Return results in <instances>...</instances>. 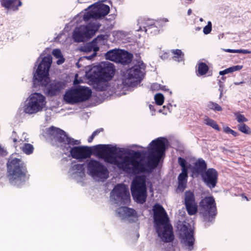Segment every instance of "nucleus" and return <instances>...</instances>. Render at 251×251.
I'll return each mask as SVG.
<instances>
[{"instance_id":"obj_1","label":"nucleus","mask_w":251,"mask_h":251,"mask_svg":"<svg viewBox=\"0 0 251 251\" xmlns=\"http://www.w3.org/2000/svg\"><path fill=\"white\" fill-rule=\"evenodd\" d=\"M167 140L164 137H158L152 140L148 149L149 156L146 163V167L143 163L138 160L142 157V153L139 151H133L131 155H125L123 157L119 156L122 160L117 159L116 155L117 148L110 145H98L95 147V151L98 155L104 159V161L116 165L117 167L128 174L136 175L141 173L150 172L158 165L166 150V143Z\"/></svg>"},{"instance_id":"obj_2","label":"nucleus","mask_w":251,"mask_h":251,"mask_svg":"<svg viewBox=\"0 0 251 251\" xmlns=\"http://www.w3.org/2000/svg\"><path fill=\"white\" fill-rule=\"evenodd\" d=\"M91 19L95 21H91L86 25H81L74 30L73 37L75 41L81 42L86 39H90L99 30L101 25L96 21L97 18L94 9L89 10L83 15V20L85 22Z\"/></svg>"},{"instance_id":"obj_3","label":"nucleus","mask_w":251,"mask_h":251,"mask_svg":"<svg viewBox=\"0 0 251 251\" xmlns=\"http://www.w3.org/2000/svg\"><path fill=\"white\" fill-rule=\"evenodd\" d=\"M47 134L53 145L60 144L64 151H69L70 145H78L80 143V141L68 137L64 130L53 126L47 129Z\"/></svg>"},{"instance_id":"obj_4","label":"nucleus","mask_w":251,"mask_h":251,"mask_svg":"<svg viewBox=\"0 0 251 251\" xmlns=\"http://www.w3.org/2000/svg\"><path fill=\"white\" fill-rule=\"evenodd\" d=\"M7 173L10 180L23 182L27 178V171L25 164L20 159L15 158L7 163Z\"/></svg>"},{"instance_id":"obj_5","label":"nucleus","mask_w":251,"mask_h":251,"mask_svg":"<svg viewBox=\"0 0 251 251\" xmlns=\"http://www.w3.org/2000/svg\"><path fill=\"white\" fill-rule=\"evenodd\" d=\"M51 63L52 57L50 55L45 56L42 59L33 75L35 83L43 86L48 85L50 81L49 72Z\"/></svg>"},{"instance_id":"obj_6","label":"nucleus","mask_w":251,"mask_h":251,"mask_svg":"<svg viewBox=\"0 0 251 251\" xmlns=\"http://www.w3.org/2000/svg\"><path fill=\"white\" fill-rule=\"evenodd\" d=\"M131 195L136 202L144 203L147 199V193L146 179L144 176L135 177L131 185Z\"/></svg>"},{"instance_id":"obj_7","label":"nucleus","mask_w":251,"mask_h":251,"mask_svg":"<svg viewBox=\"0 0 251 251\" xmlns=\"http://www.w3.org/2000/svg\"><path fill=\"white\" fill-rule=\"evenodd\" d=\"M46 104L45 96L40 93H35L30 96L27 103L24 107V111L27 114H35L42 111Z\"/></svg>"},{"instance_id":"obj_8","label":"nucleus","mask_w":251,"mask_h":251,"mask_svg":"<svg viewBox=\"0 0 251 251\" xmlns=\"http://www.w3.org/2000/svg\"><path fill=\"white\" fill-rule=\"evenodd\" d=\"M145 68L146 65L143 61H138L137 64L127 70L126 79L123 80V84L130 86L133 81H140L144 77Z\"/></svg>"},{"instance_id":"obj_9","label":"nucleus","mask_w":251,"mask_h":251,"mask_svg":"<svg viewBox=\"0 0 251 251\" xmlns=\"http://www.w3.org/2000/svg\"><path fill=\"white\" fill-rule=\"evenodd\" d=\"M200 207L205 212L203 213V220L206 222H211L217 214V209L215 200L213 197H206L200 202Z\"/></svg>"},{"instance_id":"obj_10","label":"nucleus","mask_w":251,"mask_h":251,"mask_svg":"<svg viewBox=\"0 0 251 251\" xmlns=\"http://www.w3.org/2000/svg\"><path fill=\"white\" fill-rule=\"evenodd\" d=\"M87 168L91 175L100 179H106L108 177L107 169L100 162L91 159L87 164Z\"/></svg>"},{"instance_id":"obj_11","label":"nucleus","mask_w":251,"mask_h":251,"mask_svg":"<svg viewBox=\"0 0 251 251\" xmlns=\"http://www.w3.org/2000/svg\"><path fill=\"white\" fill-rule=\"evenodd\" d=\"M97 69V72L94 71L93 73L96 75V78L99 81H108L114 76L115 69L114 65L111 63L104 64L103 66L100 65Z\"/></svg>"},{"instance_id":"obj_12","label":"nucleus","mask_w":251,"mask_h":251,"mask_svg":"<svg viewBox=\"0 0 251 251\" xmlns=\"http://www.w3.org/2000/svg\"><path fill=\"white\" fill-rule=\"evenodd\" d=\"M112 193L116 197L115 200L124 204L130 202V195L127 188L125 184H118L113 189Z\"/></svg>"},{"instance_id":"obj_13","label":"nucleus","mask_w":251,"mask_h":251,"mask_svg":"<svg viewBox=\"0 0 251 251\" xmlns=\"http://www.w3.org/2000/svg\"><path fill=\"white\" fill-rule=\"evenodd\" d=\"M69 151L70 152L72 158L76 159H83L89 158L92 154V150L91 148L88 146H75L71 147Z\"/></svg>"},{"instance_id":"obj_14","label":"nucleus","mask_w":251,"mask_h":251,"mask_svg":"<svg viewBox=\"0 0 251 251\" xmlns=\"http://www.w3.org/2000/svg\"><path fill=\"white\" fill-rule=\"evenodd\" d=\"M152 210L154 223L157 226L169 223V219L167 213L161 205L155 204Z\"/></svg>"},{"instance_id":"obj_15","label":"nucleus","mask_w":251,"mask_h":251,"mask_svg":"<svg viewBox=\"0 0 251 251\" xmlns=\"http://www.w3.org/2000/svg\"><path fill=\"white\" fill-rule=\"evenodd\" d=\"M218 173L214 168H209L201 174V178L203 182L209 188L212 189L216 187L218 180Z\"/></svg>"},{"instance_id":"obj_16","label":"nucleus","mask_w":251,"mask_h":251,"mask_svg":"<svg viewBox=\"0 0 251 251\" xmlns=\"http://www.w3.org/2000/svg\"><path fill=\"white\" fill-rule=\"evenodd\" d=\"M184 204L189 215H194L198 212V204L193 192L188 190L185 192Z\"/></svg>"},{"instance_id":"obj_17","label":"nucleus","mask_w":251,"mask_h":251,"mask_svg":"<svg viewBox=\"0 0 251 251\" xmlns=\"http://www.w3.org/2000/svg\"><path fill=\"white\" fill-rule=\"evenodd\" d=\"M162 226H163V230H162V228L159 226L157 227V232L158 236L165 242L168 243L173 241L174 236L172 225L167 223Z\"/></svg>"},{"instance_id":"obj_18","label":"nucleus","mask_w":251,"mask_h":251,"mask_svg":"<svg viewBox=\"0 0 251 251\" xmlns=\"http://www.w3.org/2000/svg\"><path fill=\"white\" fill-rule=\"evenodd\" d=\"M118 213L120 216L123 218H132V222H135L138 219L136 211L134 209L126 206L120 207L118 209Z\"/></svg>"},{"instance_id":"obj_19","label":"nucleus","mask_w":251,"mask_h":251,"mask_svg":"<svg viewBox=\"0 0 251 251\" xmlns=\"http://www.w3.org/2000/svg\"><path fill=\"white\" fill-rule=\"evenodd\" d=\"M0 3L5 9L13 11H18L23 4L22 0H0Z\"/></svg>"},{"instance_id":"obj_20","label":"nucleus","mask_w":251,"mask_h":251,"mask_svg":"<svg viewBox=\"0 0 251 251\" xmlns=\"http://www.w3.org/2000/svg\"><path fill=\"white\" fill-rule=\"evenodd\" d=\"M65 86V84L63 82L53 80L48 85L47 91L48 95L50 96H55L58 94L61 89Z\"/></svg>"},{"instance_id":"obj_21","label":"nucleus","mask_w":251,"mask_h":251,"mask_svg":"<svg viewBox=\"0 0 251 251\" xmlns=\"http://www.w3.org/2000/svg\"><path fill=\"white\" fill-rule=\"evenodd\" d=\"M78 102H83L90 99L92 95V91L87 87L79 86L76 88Z\"/></svg>"},{"instance_id":"obj_22","label":"nucleus","mask_w":251,"mask_h":251,"mask_svg":"<svg viewBox=\"0 0 251 251\" xmlns=\"http://www.w3.org/2000/svg\"><path fill=\"white\" fill-rule=\"evenodd\" d=\"M181 230H182L183 231V234L184 235V239L185 242L186 243V245L188 247L189 250H192L193 249V245L195 241L193 233L191 231L190 232H188V228L185 225L182 226Z\"/></svg>"},{"instance_id":"obj_23","label":"nucleus","mask_w":251,"mask_h":251,"mask_svg":"<svg viewBox=\"0 0 251 251\" xmlns=\"http://www.w3.org/2000/svg\"><path fill=\"white\" fill-rule=\"evenodd\" d=\"M64 100L68 103L74 104L78 102L76 89H71L66 92L64 96Z\"/></svg>"},{"instance_id":"obj_24","label":"nucleus","mask_w":251,"mask_h":251,"mask_svg":"<svg viewBox=\"0 0 251 251\" xmlns=\"http://www.w3.org/2000/svg\"><path fill=\"white\" fill-rule=\"evenodd\" d=\"M132 58V54L127 51L120 50L118 63L123 65H127L131 62Z\"/></svg>"},{"instance_id":"obj_25","label":"nucleus","mask_w":251,"mask_h":251,"mask_svg":"<svg viewBox=\"0 0 251 251\" xmlns=\"http://www.w3.org/2000/svg\"><path fill=\"white\" fill-rule=\"evenodd\" d=\"M207 164L205 161L201 158L199 159L195 163L194 167L193 170V173L197 175L201 174L206 171Z\"/></svg>"},{"instance_id":"obj_26","label":"nucleus","mask_w":251,"mask_h":251,"mask_svg":"<svg viewBox=\"0 0 251 251\" xmlns=\"http://www.w3.org/2000/svg\"><path fill=\"white\" fill-rule=\"evenodd\" d=\"M97 19L104 17L107 15L110 11V7L108 5L101 4H100L96 9H94Z\"/></svg>"},{"instance_id":"obj_27","label":"nucleus","mask_w":251,"mask_h":251,"mask_svg":"<svg viewBox=\"0 0 251 251\" xmlns=\"http://www.w3.org/2000/svg\"><path fill=\"white\" fill-rule=\"evenodd\" d=\"M188 177V175L181 173L178 175V186L177 189L180 191L183 192L186 188Z\"/></svg>"},{"instance_id":"obj_28","label":"nucleus","mask_w":251,"mask_h":251,"mask_svg":"<svg viewBox=\"0 0 251 251\" xmlns=\"http://www.w3.org/2000/svg\"><path fill=\"white\" fill-rule=\"evenodd\" d=\"M120 50H110L105 53V57L107 60L118 63Z\"/></svg>"},{"instance_id":"obj_29","label":"nucleus","mask_w":251,"mask_h":251,"mask_svg":"<svg viewBox=\"0 0 251 251\" xmlns=\"http://www.w3.org/2000/svg\"><path fill=\"white\" fill-rule=\"evenodd\" d=\"M209 70V67L204 62H200L198 64L197 71L198 75H203L207 74Z\"/></svg>"},{"instance_id":"obj_30","label":"nucleus","mask_w":251,"mask_h":251,"mask_svg":"<svg viewBox=\"0 0 251 251\" xmlns=\"http://www.w3.org/2000/svg\"><path fill=\"white\" fill-rule=\"evenodd\" d=\"M171 52L173 54V58L174 60L178 62L184 60V53L179 49L172 50Z\"/></svg>"},{"instance_id":"obj_31","label":"nucleus","mask_w":251,"mask_h":251,"mask_svg":"<svg viewBox=\"0 0 251 251\" xmlns=\"http://www.w3.org/2000/svg\"><path fill=\"white\" fill-rule=\"evenodd\" d=\"M52 53L55 58H59V59L56 62L57 64L61 65L65 62V59L63 57L61 51L59 49H56L53 50Z\"/></svg>"},{"instance_id":"obj_32","label":"nucleus","mask_w":251,"mask_h":251,"mask_svg":"<svg viewBox=\"0 0 251 251\" xmlns=\"http://www.w3.org/2000/svg\"><path fill=\"white\" fill-rule=\"evenodd\" d=\"M204 123L206 125L212 127L213 128L217 130L218 131H220V128L219 126L214 120L211 119L209 117H207L204 119Z\"/></svg>"},{"instance_id":"obj_33","label":"nucleus","mask_w":251,"mask_h":251,"mask_svg":"<svg viewBox=\"0 0 251 251\" xmlns=\"http://www.w3.org/2000/svg\"><path fill=\"white\" fill-rule=\"evenodd\" d=\"M238 129L241 132L245 134H251V129L250 127L244 123L238 124L237 125Z\"/></svg>"},{"instance_id":"obj_34","label":"nucleus","mask_w":251,"mask_h":251,"mask_svg":"<svg viewBox=\"0 0 251 251\" xmlns=\"http://www.w3.org/2000/svg\"><path fill=\"white\" fill-rule=\"evenodd\" d=\"M22 150L25 153L29 155L32 153L34 150V147L30 144L25 143L22 148Z\"/></svg>"},{"instance_id":"obj_35","label":"nucleus","mask_w":251,"mask_h":251,"mask_svg":"<svg viewBox=\"0 0 251 251\" xmlns=\"http://www.w3.org/2000/svg\"><path fill=\"white\" fill-rule=\"evenodd\" d=\"M207 106L209 109L215 111H221L223 110V108L221 106H220L218 103L213 101H209Z\"/></svg>"},{"instance_id":"obj_36","label":"nucleus","mask_w":251,"mask_h":251,"mask_svg":"<svg viewBox=\"0 0 251 251\" xmlns=\"http://www.w3.org/2000/svg\"><path fill=\"white\" fill-rule=\"evenodd\" d=\"M154 100L157 105H161L164 101V97L163 94L158 93L155 95Z\"/></svg>"},{"instance_id":"obj_37","label":"nucleus","mask_w":251,"mask_h":251,"mask_svg":"<svg viewBox=\"0 0 251 251\" xmlns=\"http://www.w3.org/2000/svg\"><path fill=\"white\" fill-rule=\"evenodd\" d=\"M236 117V119L239 123H243L244 122H247L248 120L246 118L244 115H242L239 112L235 113L234 114Z\"/></svg>"},{"instance_id":"obj_38","label":"nucleus","mask_w":251,"mask_h":251,"mask_svg":"<svg viewBox=\"0 0 251 251\" xmlns=\"http://www.w3.org/2000/svg\"><path fill=\"white\" fill-rule=\"evenodd\" d=\"M243 68L242 65H236L226 69L227 73H231L235 71H239Z\"/></svg>"},{"instance_id":"obj_39","label":"nucleus","mask_w":251,"mask_h":251,"mask_svg":"<svg viewBox=\"0 0 251 251\" xmlns=\"http://www.w3.org/2000/svg\"><path fill=\"white\" fill-rule=\"evenodd\" d=\"M212 30V24L210 22L208 23L207 25H206L203 29V32L205 34H208L210 33Z\"/></svg>"},{"instance_id":"obj_40","label":"nucleus","mask_w":251,"mask_h":251,"mask_svg":"<svg viewBox=\"0 0 251 251\" xmlns=\"http://www.w3.org/2000/svg\"><path fill=\"white\" fill-rule=\"evenodd\" d=\"M83 169V165L77 164L72 166V170L73 171H81Z\"/></svg>"},{"instance_id":"obj_41","label":"nucleus","mask_w":251,"mask_h":251,"mask_svg":"<svg viewBox=\"0 0 251 251\" xmlns=\"http://www.w3.org/2000/svg\"><path fill=\"white\" fill-rule=\"evenodd\" d=\"M178 164H179V165L181 167H183L184 166H186V164H187V162H186V160L185 159H184L183 158H182L181 157H179L178 158Z\"/></svg>"},{"instance_id":"obj_42","label":"nucleus","mask_w":251,"mask_h":251,"mask_svg":"<svg viewBox=\"0 0 251 251\" xmlns=\"http://www.w3.org/2000/svg\"><path fill=\"white\" fill-rule=\"evenodd\" d=\"M93 42L87 44L84 47V50L86 52H90L93 50Z\"/></svg>"},{"instance_id":"obj_43","label":"nucleus","mask_w":251,"mask_h":251,"mask_svg":"<svg viewBox=\"0 0 251 251\" xmlns=\"http://www.w3.org/2000/svg\"><path fill=\"white\" fill-rule=\"evenodd\" d=\"M156 26L154 24H145L143 25L144 30L146 32L148 29L151 28L152 27H156Z\"/></svg>"},{"instance_id":"obj_44","label":"nucleus","mask_w":251,"mask_h":251,"mask_svg":"<svg viewBox=\"0 0 251 251\" xmlns=\"http://www.w3.org/2000/svg\"><path fill=\"white\" fill-rule=\"evenodd\" d=\"M236 53H243V54H250V53H251V51L249 50H248L239 49V50H236Z\"/></svg>"},{"instance_id":"obj_45","label":"nucleus","mask_w":251,"mask_h":251,"mask_svg":"<svg viewBox=\"0 0 251 251\" xmlns=\"http://www.w3.org/2000/svg\"><path fill=\"white\" fill-rule=\"evenodd\" d=\"M188 167L187 166L183 167H181V174L188 175Z\"/></svg>"},{"instance_id":"obj_46","label":"nucleus","mask_w":251,"mask_h":251,"mask_svg":"<svg viewBox=\"0 0 251 251\" xmlns=\"http://www.w3.org/2000/svg\"><path fill=\"white\" fill-rule=\"evenodd\" d=\"M152 87L153 88H156V89L160 88V89H161L163 90H166V89H165V86H163L162 88H161L160 85L158 84L157 83L153 84L152 85Z\"/></svg>"},{"instance_id":"obj_47","label":"nucleus","mask_w":251,"mask_h":251,"mask_svg":"<svg viewBox=\"0 0 251 251\" xmlns=\"http://www.w3.org/2000/svg\"><path fill=\"white\" fill-rule=\"evenodd\" d=\"M104 129L103 128H100L94 131L92 133L95 136L98 135L100 132L103 131Z\"/></svg>"},{"instance_id":"obj_48","label":"nucleus","mask_w":251,"mask_h":251,"mask_svg":"<svg viewBox=\"0 0 251 251\" xmlns=\"http://www.w3.org/2000/svg\"><path fill=\"white\" fill-rule=\"evenodd\" d=\"M93 50L94 51L93 56H95L96 55V52L98 51L99 50V48L97 46H96L94 43H93Z\"/></svg>"},{"instance_id":"obj_49","label":"nucleus","mask_w":251,"mask_h":251,"mask_svg":"<svg viewBox=\"0 0 251 251\" xmlns=\"http://www.w3.org/2000/svg\"><path fill=\"white\" fill-rule=\"evenodd\" d=\"M232 129L228 126H226L223 127V131L227 134H230Z\"/></svg>"},{"instance_id":"obj_50","label":"nucleus","mask_w":251,"mask_h":251,"mask_svg":"<svg viewBox=\"0 0 251 251\" xmlns=\"http://www.w3.org/2000/svg\"><path fill=\"white\" fill-rule=\"evenodd\" d=\"M230 134H232L234 137H237L239 135L238 132H236L235 131L232 129L231 130Z\"/></svg>"},{"instance_id":"obj_51","label":"nucleus","mask_w":251,"mask_h":251,"mask_svg":"<svg viewBox=\"0 0 251 251\" xmlns=\"http://www.w3.org/2000/svg\"><path fill=\"white\" fill-rule=\"evenodd\" d=\"M95 137V136L92 133V135L88 139V142L89 143L92 142Z\"/></svg>"},{"instance_id":"obj_52","label":"nucleus","mask_w":251,"mask_h":251,"mask_svg":"<svg viewBox=\"0 0 251 251\" xmlns=\"http://www.w3.org/2000/svg\"><path fill=\"white\" fill-rule=\"evenodd\" d=\"M236 50L226 49L225 51L229 53H236Z\"/></svg>"},{"instance_id":"obj_53","label":"nucleus","mask_w":251,"mask_h":251,"mask_svg":"<svg viewBox=\"0 0 251 251\" xmlns=\"http://www.w3.org/2000/svg\"><path fill=\"white\" fill-rule=\"evenodd\" d=\"M227 74H228V73H227V71H226V69H225V70H224L223 71H221L219 73V74L220 75H225Z\"/></svg>"},{"instance_id":"obj_54","label":"nucleus","mask_w":251,"mask_h":251,"mask_svg":"<svg viewBox=\"0 0 251 251\" xmlns=\"http://www.w3.org/2000/svg\"><path fill=\"white\" fill-rule=\"evenodd\" d=\"M242 196L243 198H244L245 199H246L247 201H248V198H247V196H245L244 194H242Z\"/></svg>"},{"instance_id":"obj_55","label":"nucleus","mask_w":251,"mask_h":251,"mask_svg":"<svg viewBox=\"0 0 251 251\" xmlns=\"http://www.w3.org/2000/svg\"><path fill=\"white\" fill-rule=\"evenodd\" d=\"M191 12H192V10H191V9H189V10H188V15H190V14H191Z\"/></svg>"},{"instance_id":"obj_56","label":"nucleus","mask_w":251,"mask_h":251,"mask_svg":"<svg viewBox=\"0 0 251 251\" xmlns=\"http://www.w3.org/2000/svg\"><path fill=\"white\" fill-rule=\"evenodd\" d=\"M17 141V140L16 138H14L13 139V142H16Z\"/></svg>"},{"instance_id":"obj_57","label":"nucleus","mask_w":251,"mask_h":251,"mask_svg":"<svg viewBox=\"0 0 251 251\" xmlns=\"http://www.w3.org/2000/svg\"><path fill=\"white\" fill-rule=\"evenodd\" d=\"M140 24L141 25H143V21H142V20H141V22L140 23Z\"/></svg>"},{"instance_id":"obj_58","label":"nucleus","mask_w":251,"mask_h":251,"mask_svg":"<svg viewBox=\"0 0 251 251\" xmlns=\"http://www.w3.org/2000/svg\"><path fill=\"white\" fill-rule=\"evenodd\" d=\"M150 109H151V108H152V106H151V105H150Z\"/></svg>"},{"instance_id":"obj_59","label":"nucleus","mask_w":251,"mask_h":251,"mask_svg":"<svg viewBox=\"0 0 251 251\" xmlns=\"http://www.w3.org/2000/svg\"><path fill=\"white\" fill-rule=\"evenodd\" d=\"M140 29H138V30H143L141 29V27H140Z\"/></svg>"},{"instance_id":"obj_60","label":"nucleus","mask_w":251,"mask_h":251,"mask_svg":"<svg viewBox=\"0 0 251 251\" xmlns=\"http://www.w3.org/2000/svg\"><path fill=\"white\" fill-rule=\"evenodd\" d=\"M235 84H236V85H238V84H239V83L238 82H237V83H235Z\"/></svg>"},{"instance_id":"obj_61","label":"nucleus","mask_w":251,"mask_h":251,"mask_svg":"<svg viewBox=\"0 0 251 251\" xmlns=\"http://www.w3.org/2000/svg\"><path fill=\"white\" fill-rule=\"evenodd\" d=\"M172 247V245H171L170 247V248H171Z\"/></svg>"}]
</instances>
